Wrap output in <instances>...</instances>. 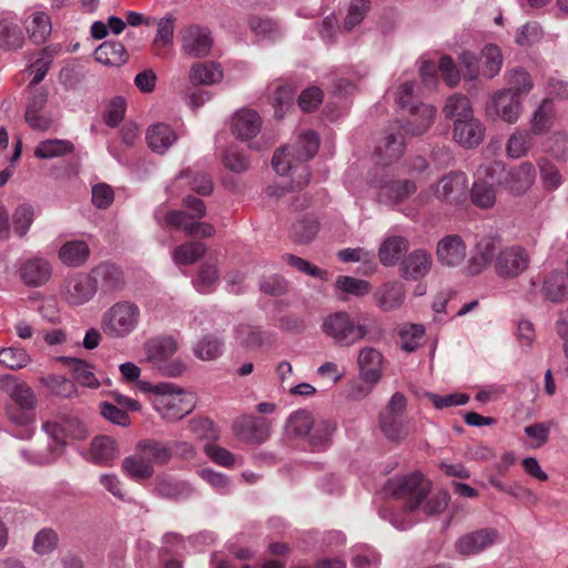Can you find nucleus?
Wrapping results in <instances>:
<instances>
[{"label":"nucleus","instance_id":"obj_37","mask_svg":"<svg viewBox=\"0 0 568 568\" xmlns=\"http://www.w3.org/2000/svg\"><path fill=\"white\" fill-rule=\"evenodd\" d=\"M318 222L313 215H303L292 224L291 239L298 244L311 242L318 232Z\"/></svg>","mask_w":568,"mask_h":568},{"label":"nucleus","instance_id":"obj_58","mask_svg":"<svg viewBox=\"0 0 568 568\" xmlns=\"http://www.w3.org/2000/svg\"><path fill=\"white\" fill-rule=\"evenodd\" d=\"M335 286L341 292L352 294L357 297L364 296L371 291L369 282L346 275L338 276Z\"/></svg>","mask_w":568,"mask_h":568},{"label":"nucleus","instance_id":"obj_18","mask_svg":"<svg viewBox=\"0 0 568 568\" xmlns=\"http://www.w3.org/2000/svg\"><path fill=\"white\" fill-rule=\"evenodd\" d=\"M384 363L383 354L375 347L365 346L358 351L357 364L361 378L371 387L377 384L382 377Z\"/></svg>","mask_w":568,"mask_h":568},{"label":"nucleus","instance_id":"obj_5","mask_svg":"<svg viewBox=\"0 0 568 568\" xmlns=\"http://www.w3.org/2000/svg\"><path fill=\"white\" fill-rule=\"evenodd\" d=\"M478 174L505 187L514 195L525 194L535 183L536 170L531 162H521L506 170L503 161H491L478 169Z\"/></svg>","mask_w":568,"mask_h":568},{"label":"nucleus","instance_id":"obj_9","mask_svg":"<svg viewBox=\"0 0 568 568\" xmlns=\"http://www.w3.org/2000/svg\"><path fill=\"white\" fill-rule=\"evenodd\" d=\"M384 490L387 495L405 501L407 511L416 510L430 491V484L419 473L387 480Z\"/></svg>","mask_w":568,"mask_h":568},{"label":"nucleus","instance_id":"obj_55","mask_svg":"<svg viewBox=\"0 0 568 568\" xmlns=\"http://www.w3.org/2000/svg\"><path fill=\"white\" fill-rule=\"evenodd\" d=\"M537 163L544 187L548 191L558 189L562 179L557 166L546 158L539 159Z\"/></svg>","mask_w":568,"mask_h":568},{"label":"nucleus","instance_id":"obj_41","mask_svg":"<svg viewBox=\"0 0 568 568\" xmlns=\"http://www.w3.org/2000/svg\"><path fill=\"white\" fill-rule=\"evenodd\" d=\"M74 145L68 140L52 139L40 142L34 149L38 159H53L72 153Z\"/></svg>","mask_w":568,"mask_h":568},{"label":"nucleus","instance_id":"obj_54","mask_svg":"<svg viewBox=\"0 0 568 568\" xmlns=\"http://www.w3.org/2000/svg\"><path fill=\"white\" fill-rule=\"evenodd\" d=\"M220 277V272L213 264H203L199 275L193 280V285L202 294L210 293Z\"/></svg>","mask_w":568,"mask_h":568},{"label":"nucleus","instance_id":"obj_56","mask_svg":"<svg viewBox=\"0 0 568 568\" xmlns=\"http://www.w3.org/2000/svg\"><path fill=\"white\" fill-rule=\"evenodd\" d=\"M34 210L30 204L19 205L12 215V223L14 233L23 237L28 233L33 223Z\"/></svg>","mask_w":568,"mask_h":568},{"label":"nucleus","instance_id":"obj_53","mask_svg":"<svg viewBox=\"0 0 568 568\" xmlns=\"http://www.w3.org/2000/svg\"><path fill=\"white\" fill-rule=\"evenodd\" d=\"M508 89H504V91L511 92V94L517 95L519 99L521 94H527L532 88V81L524 69L515 68L510 71L508 79Z\"/></svg>","mask_w":568,"mask_h":568},{"label":"nucleus","instance_id":"obj_13","mask_svg":"<svg viewBox=\"0 0 568 568\" xmlns=\"http://www.w3.org/2000/svg\"><path fill=\"white\" fill-rule=\"evenodd\" d=\"M498 539L497 529L483 528L459 537L455 542V549L462 556H474L495 545Z\"/></svg>","mask_w":568,"mask_h":568},{"label":"nucleus","instance_id":"obj_63","mask_svg":"<svg viewBox=\"0 0 568 568\" xmlns=\"http://www.w3.org/2000/svg\"><path fill=\"white\" fill-rule=\"evenodd\" d=\"M427 397L437 409L465 405L469 400V396L463 393H454L444 396L428 393Z\"/></svg>","mask_w":568,"mask_h":568},{"label":"nucleus","instance_id":"obj_57","mask_svg":"<svg viewBox=\"0 0 568 568\" xmlns=\"http://www.w3.org/2000/svg\"><path fill=\"white\" fill-rule=\"evenodd\" d=\"M29 362L30 356L23 348L11 346L0 351V364L10 369L26 367Z\"/></svg>","mask_w":568,"mask_h":568},{"label":"nucleus","instance_id":"obj_26","mask_svg":"<svg viewBox=\"0 0 568 568\" xmlns=\"http://www.w3.org/2000/svg\"><path fill=\"white\" fill-rule=\"evenodd\" d=\"M93 283H97V291L103 293L121 290L124 285L122 270L112 263H102L91 271Z\"/></svg>","mask_w":568,"mask_h":568},{"label":"nucleus","instance_id":"obj_2","mask_svg":"<svg viewBox=\"0 0 568 568\" xmlns=\"http://www.w3.org/2000/svg\"><path fill=\"white\" fill-rule=\"evenodd\" d=\"M321 328L341 347H351L363 339L379 343L385 336V329L377 318L372 317L366 324L357 323L346 311L328 314L324 317Z\"/></svg>","mask_w":568,"mask_h":568},{"label":"nucleus","instance_id":"obj_35","mask_svg":"<svg viewBox=\"0 0 568 568\" xmlns=\"http://www.w3.org/2000/svg\"><path fill=\"white\" fill-rule=\"evenodd\" d=\"M223 72L219 64L214 62L194 63L190 70V82L193 85H211L219 82Z\"/></svg>","mask_w":568,"mask_h":568},{"label":"nucleus","instance_id":"obj_8","mask_svg":"<svg viewBox=\"0 0 568 568\" xmlns=\"http://www.w3.org/2000/svg\"><path fill=\"white\" fill-rule=\"evenodd\" d=\"M140 318L141 311L135 303L116 302L102 315L101 329L111 338H124L135 331Z\"/></svg>","mask_w":568,"mask_h":568},{"label":"nucleus","instance_id":"obj_46","mask_svg":"<svg viewBox=\"0 0 568 568\" xmlns=\"http://www.w3.org/2000/svg\"><path fill=\"white\" fill-rule=\"evenodd\" d=\"M444 113L447 118L454 119L455 121L474 115L469 99L459 93H455L447 99Z\"/></svg>","mask_w":568,"mask_h":568},{"label":"nucleus","instance_id":"obj_34","mask_svg":"<svg viewBox=\"0 0 568 568\" xmlns=\"http://www.w3.org/2000/svg\"><path fill=\"white\" fill-rule=\"evenodd\" d=\"M90 454L93 463L105 465L119 456L118 444L112 437L98 436L91 443Z\"/></svg>","mask_w":568,"mask_h":568},{"label":"nucleus","instance_id":"obj_20","mask_svg":"<svg viewBox=\"0 0 568 568\" xmlns=\"http://www.w3.org/2000/svg\"><path fill=\"white\" fill-rule=\"evenodd\" d=\"M484 136L485 128L474 115L454 122V139L466 149L478 146L483 142Z\"/></svg>","mask_w":568,"mask_h":568},{"label":"nucleus","instance_id":"obj_43","mask_svg":"<svg viewBox=\"0 0 568 568\" xmlns=\"http://www.w3.org/2000/svg\"><path fill=\"white\" fill-rule=\"evenodd\" d=\"M193 354L201 361H214L223 353V342L215 335L207 334L193 345Z\"/></svg>","mask_w":568,"mask_h":568},{"label":"nucleus","instance_id":"obj_33","mask_svg":"<svg viewBox=\"0 0 568 568\" xmlns=\"http://www.w3.org/2000/svg\"><path fill=\"white\" fill-rule=\"evenodd\" d=\"M175 140L176 135L168 124L156 123L148 129V144L156 153H164Z\"/></svg>","mask_w":568,"mask_h":568},{"label":"nucleus","instance_id":"obj_42","mask_svg":"<svg viewBox=\"0 0 568 568\" xmlns=\"http://www.w3.org/2000/svg\"><path fill=\"white\" fill-rule=\"evenodd\" d=\"M60 361L72 371L73 377L79 384L91 388L99 386L98 378L84 361L73 357H61Z\"/></svg>","mask_w":568,"mask_h":568},{"label":"nucleus","instance_id":"obj_44","mask_svg":"<svg viewBox=\"0 0 568 568\" xmlns=\"http://www.w3.org/2000/svg\"><path fill=\"white\" fill-rule=\"evenodd\" d=\"M24 38L20 27L10 19H0V47L18 49L23 44Z\"/></svg>","mask_w":568,"mask_h":568},{"label":"nucleus","instance_id":"obj_7","mask_svg":"<svg viewBox=\"0 0 568 568\" xmlns=\"http://www.w3.org/2000/svg\"><path fill=\"white\" fill-rule=\"evenodd\" d=\"M320 140L314 131L300 134L291 145L278 149L272 159L274 170L285 175L293 171L300 163H304L315 156L318 151Z\"/></svg>","mask_w":568,"mask_h":568},{"label":"nucleus","instance_id":"obj_27","mask_svg":"<svg viewBox=\"0 0 568 568\" xmlns=\"http://www.w3.org/2000/svg\"><path fill=\"white\" fill-rule=\"evenodd\" d=\"M417 191V185L413 180L397 179L385 181L379 186V197L392 204H400Z\"/></svg>","mask_w":568,"mask_h":568},{"label":"nucleus","instance_id":"obj_11","mask_svg":"<svg viewBox=\"0 0 568 568\" xmlns=\"http://www.w3.org/2000/svg\"><path fill=\"white\" fill-rule=\"evenodd\" d=\"M434 195L447 204H462L468 197V178L464 172L453 171L444 175L434 187Z\"/></svg>","mask_w":568,"mask_h":568},{"label":"nucleus","instance_id":"obj_39","mask_svg":"<svg viewBox=\"0 0 568 568\" xmlns=\"http://www.w3.org/2000/svg\"><path fill=\"white\" fill-rule=\"evenodd\" d=\"M90 255V248L83 241H70L64 243L59 252L60 260L68 265L79 266L83 264Z\"/></svg>","mask_w":568,"mask_h":568},{"label":"nucleus","instance_id":"obj_62","mask_svg":"<svg viewBox=\"0 0 568 568\" xmlns=\"http://www.w3.org/2000/svg\"><path fill=\"white\" fill-rule=\"evenodd\" d=\"M225 168L235 173H242L248 169V160L237 150L236 146H230L222 156Z\"/></svg>","mask_w":568,"mask_h":568},{"label":"nucleus","instance_id":"obj_4","mask_svg":"<svg viewBox=\"0 0 568 568\" xmlns=\"http://www.w3.org/2000/svg\"><path fill=\"white\" fill-rule=\"evenodd\" d=\"M335 429L334 422L328 419L314 420L312 414L305 409L292 413L285 425L287 437L306 439L312 450L326 449L332 443V435Z\"/></svg>","mask_w":568,"mask_h":568},{"label":"nucleus","instance_id":"obj_10","mask_svg":"<svg viewBox=\"0 0 568 568\" xmlns=\"http://www.w3.org/2000/svg\"><path fill=\"white\" fill-rule=\"evenodd\" d=\"M530 256L521 246H508L501 250L495 261V271L499 277L515 278L529 266Z\"/></svg>","mask_w":568,"mask_h":568},{"label":"nucleus","instance_id":"obj_40","mask_svg":"<svg viewBox=\"0 0 568 568\" xmlns=\"http://www.w3.org/2000/svg\"><path fill=\"white\" fill-rule=\"evenodd\" d=\"M408 243L406 239L402 236H390L386 239L378 251V257L383 265H394L402 253L407 250Z\"/></svg>","mask_w":568,"mask_h":568},{"label":"nucleus","instance_id":"obj_31","mask_svg":"<svg viewBox=\"0 0 568 568\" xmlns=\"http://www.w3.org/2000/svg\"><path fill=\"white\" fill-rule=\"evenodd\" d=\"M123 471L134 479L135 481H142L151 478L154 474V466L151 459L142 453L129 456L122 462Z\"/></svg>","mask_w":568,"mask_h":568},{"label":"nucleus","instance_id":"obj_16","mask_svg":"<svg viewBox=\"0 0 568 568\" xmlns=\"http://www.w3.org/2000/svg\"><path fill=\"white\" fill-rule=\"evenodd\" d=\"M97 293V283L91 274H78L64 284L63 298L71 305H82L89 302Z\"/></svg>","mask_w":568,"mask_h":568},{"label":"nucleus","instance_id":"obj_49","mask_svg":"<svg viewBox=\"0 0 568 568\" xmlns=\"http://www.w3.org/2000/svg\"><path fill=\"white\" fill-rule=\"evenodd\" d=\"M555 115L554 103L549 99H545L534 113L531 130L535 134L546 132L552 124Z\"/></svg>","mask_w":568,"mask_h":568},{"label":"nucleus","instance_id":"obj_1","mask_svg":"<svg viewBox=\"0 0 568 568\" xmlns=\"http://www.w3.org/2000/svg\"><path fill=\"white\" fill-rule=\"evenodd\" d=\"M414 82L403 83L396 93V101L402 109H408L409 118L406 124L398 129L392 128L376 148V154L382 164L387 165L399 159L405 150L404 133L420 135L432 125L436 110L430 104L415 102Z\"/></svg>","mask_w":568,"mask_h":568},{"label":"nucleus","instance_id":"obj_19","mask_svg":"<svg viewBox=\"0 0 568 568\" xmlns=\"http://www.w3.org/2000/svg\"><path fill=\"white\" fill-rule=\"evenodd\" d=\"M520 99L508 91H497L487 106L489 115H496L508 123L517 121L520 112Z\"/></svg>","mask_w":568,"mask_h":568},{"label":"nucleus","instance_id":"obj_30","mask_svg":"<svg viewBox=\"0 0 568 568\" xmlns=\"http://www.w3.org/2000/svg\"><path fill=\"white\" fill-rule=\"evenodd\" d=\"M155 22L158 31L152 42V50L155 55L164 58L168 54V48L173 44L175 18L168 14L159 21L155 20Z\"/></svg>","mask_w":568,"mask_h":568},{"label":"nucleus","instance_id":"obj_6","mask_svg":"<svg viewBox=\"0 0 568 568\" xmlns=\"http://www.w3.org/2000/svg\"><path fill=\"white\" fill-rule=\"evenodd\" d=\"M0 389L10 398L6 412L10 420L20 426H28L34 417L37 397L32 388L14 375L0 377Z\"/></svg>","mask_w":568,"mask_h":568},{"label":"nucleus","instance_id":"obj_12","mask_svg":"<svg viewBox=\"0 0 568 568\" xmlns=\"http://www.w3.org/2000/svg\"><path fill=\"white\" fill-rule=\"evenodd\" d=\"M181 49L191 58H204L212 49L213 39L207 28L199 24L184 27L180 31Z\"/></svg>","mask_w":568,"mask_h":568},{"label":"nucleus","instance_id":"obj_59","mask_svg":"<svg viewBox=\"0 0 568 568\" xmlns=\"http://www.w3.org/2000/svg\"><path fill=\"white\" fill-rule=\"evenodd\" d=\"M40 382L57 396L70 397L75 393V384L71 379L61 375H49L47 377H41Z\"/></svg>","mask_w":568,"mask_h":568},{"label":"nucleus","instance_id":"obj_17","mask_svg":"<svg viewBox=\"0 0 568 568\" xmlns=\"http://www.w3.org/2000/svg\"><path fill=\"white\" fill-rule=\"evenodd\" d=\"M164 222L168 226L183 230L186 236L211 237L215 233V227L211 223L199 222L197 220L187 221V213L181 210L169 211L165 214Z\"/></svg>","mask_w":568,"mask_h":568},{"label":"nucleus","instance_id":"obj_51","mask_svg":"<svg viewBox=\"0 0 568 568\" xmlns=\"http://www.w3.org/2000/svg\"><path fill=\"white\" fill-rule=\"evenodd\" d=\"M483 75L491 79L497 75L503 65V55L500 49L495 44H487L483 49Z\"/></svg>","mask_w":568,"mask_h":568},{"label":"nucleus","instance_id":"obj_32","mask_svg":"<svg viewBox=\"0 0 568 568\" xmlns=\"http://www.w3.org/2000/svg\"><path fill=\"white\" fill-rule=\"evenodd\" d=\"M128 58L124 45L119 41H104L94 51V59L105 65H122Z\"/></svg>","mask_w":568,"mask_h":568},{"label":"nucleus","instance_id":"obj_50","mask_svg":"<svg viewBox=\"0 0 568 568\" xmlns=\"http://www.w3.org/2000/svg\"><path fill=\"white\" fill-rule=\"evenodd\" d=\"M470 196L473 203L483 209L491 207L496 201V192L493 185L480 179L474 182Z\"/></svg>","mask_w":568,"mask_h":568},{"label":"nucleus","instance_id":"obj_61","mask_svg":"<svg viewBox=\"0 0 568 568\" xmlns=\"http://www.w3.org/2000/svg\"><path fill=\"white\" fill-rule=\"evenodd\" d=\"M424 334V327L418 324H410L402 328L399 332L402 348L409 353L416 351Z\"/></svg>","mask_w":568,"mask_h":568},{"label":"nucleus","instance_id":"obj_29","mask_svg":"<svg viewBox=\"0 0 568 568\" xmlns=\"http://www.w3.org/2000/svg\"><path fill=\"white\" fill-rule=\"evenodd\" d=\"M261 118L255 111L241 110L233 118L232 130L244 141L255 136L261 130Z\"/></svg>","mask_w":568,"mask_h":568},{"label":"nucleus","instance_id":"obj_28","mask_svg":"<svg viewBox=\"0 0 568 568\" xmlns=\"http://www.w3.org/2000/svg\"><path fill=\"white\" fill-rule=\"evenodd\" d=\"M144 351L150 362L163 363L176 353L178 342L171 335H159L145 342Z\"/></svg>","mask_w":568,"mask_h":568},{"label":"nucleus","instance_id":"obj_23","mask_svg":"<svg viewBox=\"0 0 568 568\" xmlns=\"http://www.w3.org/2000/svg\"><path fill=\"white\" fill-rule=\"evenodd\" d=\"M433 264L432 255L423 250L409 253L400 263V274L405 280L417 281L425 277Z\"/></svg>","mask_w":568,"mask_h":568},{"label":"nucleus","instance_id":"obj_21","mask_svg":"<svg viewBox=\"0 0 568 568\" xmlns=\"http://www.w3.org/2000/svg\"><path fill=\"white\" fill-rule=\"evenodd\" d=\"M23 27L29 39L34 44L44 43L52 31V23L49 14L44 11L33 9L26 10Z\"/></svg>","mask_w":568,"mask_h":568},{"label":"nucleus","instance_id":"obj_64","mask_svg":"<svg viewBox=\"0 0 568 568\" xmlns=\"http://www.w3.org/2000/svg\"><path fill=\"white\" fill-rule=\"evenodd\" d=\"M57 541L58 536L54 530L42 529L36 535L33 549L39 555H45L55 548Z\"/></svg>","mask_w":568,"mask_h":568},{"label":"nucleus","instance_id":"obj_48","mask_svg":"<svg viewBox=\"0 0 568 568\" xmlns=\"http://www.w3.org/2000/svg\"><path fill=\"white\" fill-rule=\"evenodd\" d=\"M379 427L383 434L390 440L398 442L406 437L403 416L381 413Z\"/></svg>","mask_w":568,"mask_h":568},{"label":"nucleus","instance_id":"obj_36","mask_svg":"<svg viewBox=\"0 0 568 568\" xmlns=\"http://www.w3.org/2000/svg\"><path fill=\"white\" fill-rule=\"evenodd\" d=\"M568 276L560 272H551L544 281L542 296L551 302H561L568 295Z\"/></svg>","mask_w":568,"mask_h":568},{"label":"nucleus","instance_id":"obj_25","mask_svg":"<svg viewBox=\"0 0 568 568\" xmlns=\"http://www.w3.org/2000/svg\"><path fill=\"white\" fill-rule=\"evenodd\" d=\"M405 297V285L399 281L386 282L374 293L376 305L383 312H390L399 308L403 305Z\"/></svg>","mask_w":568,"mask_h":568},{"label":"nucleus","instance_id":"obj_22","mask_svg":"<svg viewBox=\"0 0 568 568\" xmlns=\"http://www.w3.org/2000/svg\"><path fill=\"white\" fill-rule=\"evenodd\" d=\"M436 253L443 265L455 267L466 257V244L459 235H446L438 242Z\"/></svg>","mask_w":568,"mask_h":568},{"label":"nucleus","instance_id":"obj_38","mask_svg":"<svg viewBox=\"0 0 568 568\" xmlns=\"http://www.w3.org/2000/svg\"><path fill=\"white\" fill-rule=\"evenodd\" d=\"M235 338L245 347L256 348L271 342L273 335L261 331L258 327L240 324L235 328Z\"/></svg>","mask_w":568,"mask_h":568},{"label":"nucleus","instance_id":"obj_3","mask_svg":"<svg viewBox=\"0 0 568 568\" xmlns=\"http://www.w3.org/2000/svg\"><path fill=\"white\" fill-rule=\"evenodd\" d=\"M136 389L153 395L154 409L168 422H176L190 414L195 407V397L192 393L171 383L151 384L139 382Z\"/></svg>","mask_w":568,"mask_h":568},{"label":"nucleus","instance_id":"obj_14","mask_svg":"<svg viewBox=\"0 0 568 568\" xmlns=\"http://www.w3.org/2000/svg\"><path fill=\"white\" fill-rule=\"evenodd\" d=\"M235 435L251 444L265 442L271 435V422L264 417L243 416L233 426Z\"/></svg>","mask_w":568,"mask_h":568},{"label":"nucleus","instance_id":"obj_47","mask_svg":"<svg viewBox=\"0 0 568 568\" xmlns=\"http://www.w3.org/2000/svg\"><path fill=\"white\" fill-rule=\"evenodd\" d=\"M532 146V136L526 130H517L514 132L506 144L507 155L511 159L525 156Z\"/></svg>","mask_w":568,"mask_h":568},{"label":"nucleus","instance_id":"obj_60","mask_svg":"<svg viewBox=\"0 0 568 568\" xmlns=\"http://www.w3.org/2000/svg\"><path fill=\"white\" fill-rule=\"evenodd\" d=\"M283 261L286 262L288 265L294 267L295 270L305 273L312 277L321 278L323 281L328 280V274L326 271L311 264L306 260L293 255V254H284L282 256Z\"/></svg>","mask_w":568,"mask_h":568},{"label":"nucleus","instance_id":"obj_45","mask_svg":"<svg viewBox=\"0 0 568 568\" xmlns=\"http://www.w3.org/2000/svg\"><path fill=\"white\" fill-rule=\"evenodd\" d=\"M206 252L202 242H185L173 252V260L180 265H191L199 261Z\"/></svg>","mask_w":568,"mask_h":568},{"label":"nucleus","instance_id":"obj_15","mask_svg":"<svg viewBox=\"0 0 568 568\" xmlns=\"http://www.w3.org/2000/svg\"><path fill=\"white\" fill-rule=\"evenodd\" d=\"M174 447H181L182 454L185 456L193 455V448L187 443H162L155 439H143L139 442L136 446L138 452L144 454L146 458L151 459L153 465H164L169 463L172 458Z\"/></svg>","mask_w":568,"mask_h":568},{"label":"nucleus","instance_id":"obj_24","mask_svg":"<svg viewBox=\"0 0 568 568\" xmlns=\"http://www.w3.org/2000/svg\"><path fill=\"white\" fill-rule=\"evenodd\" d=\"M52 268L50 263L40 257H33L23 262L19 274L22 283L30 287H39L45 284L51 277Z\"/></svg>","mask_w":568,"mask_h":568},{"label":"nucleus","instance_id":"obj_52","mask_svg":"<svg viewBox=\"0 0 568 568\" xmlns=\"http://www.w3.org/2000/svg\"><path fill=\"white\" fill-rule=\"evenodd\" d=\"M248 27L257 37L275 40L281 36L278 23L270 18L251 17Z\"/></svg>","mask_w":568,"mask_h":568}]
</instances>
